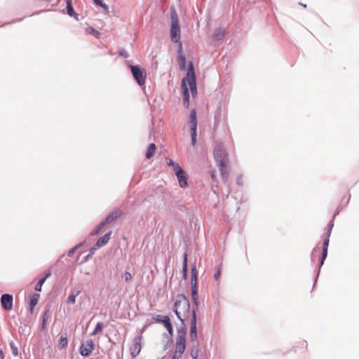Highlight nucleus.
<instances>
[{"instance_id":"nucleus-6","label":"nucleus","mask_w":359,"mask_h":359,"mask_svg":"<svg viewBox=\"0 0 359 359\" xmlns=\"http://www.w3.org/2000/svg\"><path fill=\"white\" fill-rule=\"evenodd\" d=\"M213 154L217 166L227 164V154L222 145L215 147Z\"/></svg>"},{"instance_id":"nucleus-18","label":"nucleus","mask_w":359,"mask_h":359,"mask_svg":"<svg viewBox=\"0 0 359 359\" xmlns=\"http://www.w3.org/2000/svg\"><path fill=\"white\" fill-rule=\"evenodd\" d=\"M66 4H67V7H66V9H67V13L71 16V17H74L76 20H79V18H78V14H76L74 10V8L72 6V1L71 0H67L66 1Z\"/></svg>"},{"instance_id":"nucleus-35","label":"nucleus","mask_w":359,"mask_h":359,"mask_svg":"<svg viewBox=\"0 0 359 359\" xmlns=\"http://www.w3.org/2000/svg\"><path fill=\"white\" fill-rule=\"evenodd\" d=\"M185 324H182V326L177 330V336H187V329Z\"/></svg>"},{"instance_id":"nucleus-30","label":"nucleus","mask_w":359,"mask_h":359,"mask_svg":"<svg viewBox=\"0 0 359 359\" xmlns=\"http://www.w3.org/2000/svg\"><path fill=\"white\" fill-rule=\"evenodd\" d=\"M103 328V323L101 322H99L97 323L93 332L91 333V336L96 335L97 333L102 331Z\"/></svg>"},{"instance_id":"nucleus-7","label":"nucleus","mask_w":359,"mask_h":359,"mask_svg":"<svg viewBox=\"0 0 359 359\" xmlns=\"http://www.w3.org/2000/svg\"><path fill=\"white\" fill-rule=\"evenodd\" d=\"M131 72L134 79L139 86H142L145 83L146 73L137 65H132L130 67Z\"/></svg>"},{"instance_id":"nucleus-8","label":"nucleus","mask_w":359,"mask_h":359,"mask_svg":"<svg viewBox=\"0 0 359 359\" xmlns=\"http://www.w3.org/2000/svg\"><path fill=\"white\" fill-rule=\"evenodd\" d=\"M94 349V342L93 339H88L86 343H82L80 346V353L83 357L89 356Z\"/></svg>"},{"instance_id":"nucleus-3","label":"nucleus","mask_w":359,"mask_h":359,"mask_svg":"<svg viewBox=\"0 0 359 359\" xmlns=\"http://www.w3.org/2000/svg\"><path fill=\"white\" fill-rule=\"evenodd\" d=\"M197 271L196 265L194 264L191 266V297L193 299V302L194 304V308L193 309L196 310L198 308V290H197Z\"/></svg>"},{"instance_id":"nucleus-54","label":"nucleus","mask_w":359,"mask_h":359,"mask_svg":"<svg viewBox=\"0 0 359 359\" xmlns=\"http://www.w3.org/2000/svg\"><path fill=\"white\" fill-rule=\"evenodd\" d=\"M0 358L1 359H4V352L2 350L0 349Z\"/></svg>"},{"instance_id":"nucleus-21","label":"nucleus","mask_w":359,"mask_h":359,"mask_svg":"<svg viewBox=\"0 0 359 359\" xmlns=\"http://www.w3.org/2000/svg\"><path fill=\"white\" fill-rule=\"evenodd\" d=\"M182 273L184 278H187L188 276V264H187V254H184L183 266H182Z\"/></svg>"},{"instance_id":"nucleus-45","label":"nucleus","mask_w":359,"mask_h":359,"mask_svg":"<svg viewBox=\"0 0 359 359\" xmlns=\"http://www.w3.org/2000/svg\"><path fill=\"white\" fill-rule=\"evenodd\" d=\"M118 55L120 56H123V57H128V53L126 50H121L119 52H118Z\"/></svg>"},{"instance_id":"nucleus-32","label":"nucleus","mask_w":359,"mask_h":359,"mask_svg":"<svg viewBox=\"0 0 359 359\" xmlns=\"http://www.w3.org/2000/svg\"><path fill=\"white\" fill-rule=\"evenodd\" d=\"M86 32L88 34L94 35L95 36H98V35L100 34V32L97 30H96L95 28H93V27H88L86 29Z\"/></svg>"},{"instance_id":"nucleus-52","label":"nucleus","mask_w":359,"mask_h":359,"mask_svg":"<svg viewBox=\"0 0 359 359\" xmlns=\"http://www.w3.org/2000/svg\"><path fill=\"white\" fill-rule=\"evenodd\" d=\"M236 183L238 185H242V179L241 177H238L236 180Z\"/></svg>"},{"instance_id":"nucleus-27","label":"nucleus","mask_w":359,"mask_h":359,"mask_svg":"<svg viewBox=\"0 0 359 359\" xmlns=\"http://www.w3.org/2000/svg\"><path fill=\"white\" fill-rule=\"evenodd\" d=\"M80 291L78 290L76 291V292L74 294V293H72L69 295L67 299V304H74L76 302V297L80 294Z\"/></svg>"},{"instance_id":"nucleus-47","label":"nucleus","mask_w":359,"mask_h":359,"mask_svg":"<svg viewBox=\"0 0 359 359\" xmlns=\"http://www.w3.org/2000/svg\"><path fill=\"white\" fill-rule=\"evenodd\" d=\"M164 326L165 327V328L167 330L172 326V325L171 323V321H170V319L169 320H168L167 322H165V323L164 324Z\"/></svg>"},{"instance_id":"nucleus-11","label":"nucleus","mask_w":359,"mask_h":359,"mask_svg":"<svg viewBox=\"0 0 359 359\" xmlns=\"http://www.w3.org/2000/svg\"><path fill=\"white\" fill-rule=\"evenodd\" d=\"M141 336H137L134 339L133 347L130 349V355L133 358L136 357L141 351Z\"/></svg>"},{"instance_id":"nucleus-60","label":"nucleus","mask_w":359,"mask_h":359,"mask_svg":"<svg viewBox=\"0 0 359 359\" xmlns=\"http://www.w3.org/2000/svg\"><path fill=\"white\" fill-rule=\"evenodd\" d=\"M5 24H3L1 26H4Z\"/></svg>"},{"instance_id":"nucleus-46","label":"nucleus","mask_w":359,"mask_h":359,"mask_svg":"<svg viewBox=\"0 0 359 359\" xmlns=\"http://www.w3.org/2000/svg\"><path fill=\"white\" fill-rule=\"evenodd\" d=\"M51 276V271L50 270L47 271L46 273H45V275L42 278H44V280H46L47 278H48L50 276Z\"/></svg>"},{"instance_id":"nucleus-10","label":"nucleus","mask_w":359,"mask_h":359,"mask_svg":"<svg viewBox=\"0 0 359 359\" xmlns=\"http://www.w3.org/2000/svg\"><path fill=\"white\" fill-rule=\"evenodd\" d=\"M197 338L196 313L195 309L192 310V318L191 320L190 339L195 341Z\"/></svg>"},{"instance_id":"nucleus-9","label":"nucleus","mask_w":359,"mask_h":359,"mask_svg":"<svg viewBox=\"0 0 359 359\" xmlns=\"http://www.w3.org/2000/svg\"><path fill=\"white\" fill-rule=\"evenodd\" d=\"M13 297L10 294H4L1 297V304L4 309L10 311L13 308Z\"/></svg>"},{"instance_id":"nucleus-14","label":"nucleus","mask_w":359,"mask_h":359,"mask_svg":"<svg viewBox=\"0 0 359 359\" xmlns=\"http://www.w3.org/2000/svg\"><path fill=\"white\" fill-rule=\"evenodd\" d=\"M180 187L185 188L188 186V175L184 170L176 175Z\"/></svg>"},{"instance_id":"nucleus-25","label":"nucleus","mask_w":359,"mask_h":359,"mask_svg":"<svg viewBox=\"0 0 359 359\" xmlns=\"http://www.w3.org/2000/svg\"><path fill=\"white\" fill-rule=\"evenodd\" d=\"M185 348H186V344H181L180 343H176L175 344V353H177V355H182L183 353L185 351Z\"/></svg>"},{"instance_id":"nucleus-53","label":"nucleus","mask_w":359,"mask_h":359,"mask_svg":"<svg viewBox=\"0 0 359 359\" xmlns=\"http://www.w3.org/2000/svg\"><path fill=\"white\" fill-rule=\"evenodd\" d=\"M167 330H168V332H169V334H170V335H172V334H173V328H172V327H170L169 329H168Z\"/></svg>"},{"instance_id":"nucleus-24","label":"nucleus","mask_w":359,"mask_h":359,"mask_svg":"<svg viewBox=\"0 0 359 359\" xmlns=\"http://www.w3.org/2000/svg\"><path fill=\"white\" fill-rule=\"evenodd\" d=\"M106 226V224L102 221L90 233V236H94L97 235L102 228Z\"/></svg>"},{"instance_id":"nucleus-48","label":"nucleus","mask_w":359,"mask_h":359,"mask_svg":"<svg viewBox=\"0 0 359 359\" xmlns=\"http://www.w3.org/2000/svg\"><path fill=\"white\" fill-rule=\"evenodd\" d=\"M181 356V355H177V353L175 352H173L172 353V359H179V358Z\"/></svg>"},{"instance_id":"nucleus-59","label":"nucleus","mask_w":359,"mask_h":359,"mask_svg":"<svg viewBox=\"0 0 359 359\" xmlns=\"http://www.w3.org/2000/svg\"><path fill=\"white\" fill-rule=\"evenodd\" d=\"M301 5H302V6H304V8H306V4H301Z\"/></svg>"},{"instance_id":"nucleus-58","label":"nucleus","mask_w":359,"mask_h":359,"mask_svg":"<svg viewBox=\"0 0 359 359\" xmlns=\"http://www.w3.org/2000/svg\"><path fill=\"white\" fill-rule=\"evenodd\" d=\"M340 210H341V209H340L339 208H338V210H337V212L334 214V217L337 214H338V212L340 211Z\"/></svg>"},{"instance_id":"nucleus-43","label":"nucleus","mask_w":359,"mask_h":359,"mask_svg":"<svg viewBox=\"0 0 359 359\" xmlns=\"http://www.w3.org/2000/svg\"><path fill=\"white\" fill-rule=\"evenodd\" d=\"M99 248H97L96 244H95L94 246L90 248L89 255H93L95 253V252Z\"/></svg>"},{"instance_id":"nucleus-42","label":"nucleus","mask_w":359,"mask_h":359,"mask_svg":"<svg viewBox=\"0 0 359 359\" xmlns=\"http://www.w3.org/2000/svg\"><path fill=\"white\" fill-rule=\"evenodd\" d=\"M167 163L170 167H174L176 165V163H175L172 159L170 158H166Z\"/></svg>"},{"instance_id":"nucleus-49","label":"nucleus","mask_w":359,"mask_h":359,"mask_svg":"<svg viewBox=\"0 0 359 359\" xmlns=\"http://www.w3.org/2000/svg\"><path fill=\"white\" fill-rule=\"evenodd\" d=\"M216 177H217V174H216V171L215 170H212L211 172V178L215 180L216 179Z\"/></svg>"},{"instance_id":"nucleus-38","label":"nucleus","mask_w":359,"mask_h":359,"mask_svg":"<svg viewBox=\"0 0 359 359\" xmlns=\"http://www.w3.org/2000/svg\"><path fill=\"white\" fill-rule=\"evenodd\" d=\"M50 318V309H46L43 314V320L47 321Z\"/></svg>"},{"instance_id":"nucleus-19","label":"nucleus","mask_w":359,"mask_h":359,"mask_svg":"<svg viewBox=\"0 0 359 359\" xmlns=\"http://www.w3.org/2000/svg\"><path fill=\"white\" fill-rule=\"evenodd\" d=\"M224 34H225L224 29L222 28V27H219L215 29V31L213 34V37L215 40L219 41L224 38Z\"/></svg>"},{"instance_id":"nucleus-4","label":"nucleus","mask_w":359,"mask_h":359,"mask_svg":"<svg viewBox=\"0 0 359 359\" xmlns=\"http://www.w3.org/2000/svg\"><path fill=\"white\" fill-rule=\"evenodd\" d=\"M185 79V82L187 81L190 91L192 95L197 93V86H196V78L194 72V68L193 63L191 62L189 64L187 76Z\"/></svg>"},{"instance_id":"nucleus-26","label":"nucleus","mask_w":359,"mask_h":359,"mask_svg":"<svg viewBox=\"0 0 359 359\" xmlns=\"http://www.w3.org/2000/svg\"><path fill=\"white\" fill-rule=\"evenodd\" d=\"M154 319L158 323H161L163 325L170 320V318L168 316H162V315H156L154 317Z\"/></svg>"},{"instance_id":"nucleus-50","label":"nucleus","mask_w":359,"mask_h":359,"mask_svg":"<svg viewBox=\"0 0 359 359\" xmlns=\"http://www.w3.org/2000/svg\"><path fill=\"white\" fill-rule=\"evenodd\" d=\"M46 322L47 321H44V320L42 321V325H41V331H43L46 330Z\"/></svg>"},{"instance_id":"nucleus-13","label":"nucleus","mask_w":359,"mask_h":359,"mask_svg":"<svg viewBox=\"0 0 359 359\" xmlns=\"http://www.w3.org/2000/svg\"><path fill=\"white\" fill-rule=\"evenodd\" d=\"M182 89L183 93V102L184 106L188 107L189 105V90L185 83V79L182 81Z\"/></svg>"},{"instance_id":"nucleus-12","label":"nucleus","mask_w":359,"mask_h":359,"mask_svg":"<svg viewBox=\"0 0 359 359\" xmlns=\"http://www.w3.org/2000/svg\"><path fill=\"white\" fill-rule=\"evenodd\" d=\"M122 211L119 209L114 210L110 214H109L106 218L102 221L106 225L113 222L115 219L120 217L122 215Z\"/></svg>"},{"instance_id":"nucleus-1","label":"nucleus","mask_w":359,"mask_h":359,"mask_svg":"<svg viewBox=\"0 0 359 359\" xmlns=\"http://www.w3.org/2000/svg\"><path fill=\"white\" fill-rule=\"evenodd\" d=\"M190 309V304L185 295L181 294L177 297V299L175 302L173 311L182 322V324H184V319L182 317L181 311L184 313H188Z\"/></svg>"},{"instance_id":"nucleus-17","label":"nucleus","mask_w":359,"mask_h":359,"mask_svg":"<svg viewBox=\"0 0 359 359\" xmlns=\"http://www.w3.org/2000/svg\"><path fill=\"white\" fill-rule=\"evenodd\" d=\"M219 168L221 177L224 183H226L228 181L229 179V171L227 168V164L219 165L217 166Z\"/></svg>"},{"instance_id":"nucleus-31","label":"nucleus","mask_w":359,"mask_h":359,"mask_svg":"<svg viewBox=\"0 0 359 359\" xmlns=\"http://www.w3.org/2000/svg\"><path fill=\"white\" fill-rule=\"evenodd\" d=\"M9 346H10V348H11V352H12L13 355H15V356H17L18 355V348L15 346L14 341H11L9 342Z\"/></svg>"},{"instance_id":"nucleus-16","label":"nucleus","mask_w":359,"mask_h":359,"mask_svg":"<svg viewBox=\"0 0 359 359\" xmlns=\"http://www.w3.org/2000/svg\"><path fill=\"white\" fill-rule=\"evenodd\" d=\"M189 124H190V130H194L197 128V118H196V110L193 109L189 115Z\"/></svg>"},{"instance_id":"nucleus-37","label":"nucleus","mask_w":359,"mask_h":359,"mask_svg":"<svg viewBox=\"0 0 359 359\" xmlns=\"http://www.w3.org/2000/svg\"><path fill=\"white\" fill-rule=\"evenodd\" d=\"M191 144L195 146L196 143V130H191Z\"/></svg>"},{"instance_id":"nucleus-28","label":"nucleus","mask_w":359,"mask_h":359,"mask_svg":"<svg viewBox=\"0 0 359 359\" xmlns=\"http://www.w3.org/2000/svg\"><path fill=\"white\" fill-rule=\"evenodd\" d=\"M68 344V340L66 336H61L59 341L58 347L59 348H65L67 347Z\"/></svg>"},{"instance_id":"nucleus-55","label":"nucleus","mask_w":359,"mask_h":359,"mask_svg":"<svg viewBox=\"0 0 359 359\" xmlns=\"http://www.w3.org/2000/svg\"><path fill=\"white\" fill-rule=\"evenodd\" d=\"M33 311H34V308L30 307V308H29V312H30V313L32 314V313H33Z\"/></svg>"},{"instance_id":"nucleus-44","label":"nucleus","mask_w":359,"mask_h":359,"mask_svg":"<svg viewBox=\"0 0 359 359\" xmlns=\"http://www.w3.org/2000/svg\"><path fill=\"white\" fill-rule=\"evenodd\" d=\"M220 277V269L219 268H217L215 275H214V278L216 280H219Z\"/></svg>"},{"instance_id":"nucleus-36","label":"nucleus","mask_w":359,"mask_h":359,"mask_svg":"<svg viewBox=\"0 0 359 359\" xmlns=\"http://www.w3.org/2000/svg\"><path fill=\"white\" fill-rule=\"evenodd\" d=\"M93 1L97 6L103 8L104 10L108 9L107 6L104 3L103 0H93Z\"/></svg>"},{"instance_id":"nucleus-39","label":"nucleus","mask_w":359,"mask_h":359,"mask_svg":"<svg viewBox=\"0 0 359 359\" xmlns=\"http://www.w3.org/2000/svg\"><path fill=\"white\" fill-rule=\"evenodd\" d=\"M172 170L175 172V175L180 173V172L184 170L178 163H176V165L174 167H172Z\"/></svg>"},{"instance_id":"nucleus-33","label":"nucleus","mask_w":359,"mask_h":359,"mask_svg":"<svg viewBox=\"0 0 359 359\" xmlns=\"http://www.w3.org/2000/svg\"><path fill=\"white\" fill-rule=\"evenodd\" d=\"M190 354H191V356L194 359H196L198 358V346H193L191 348Z\"/></svg>"},{"instance_id":"nucleus-20","label":"nucleus","mask_w":359,"mask_h":359,"mask_svg":"<svg viewBox=\"0 0 359 359\" xmlns=\"http://www.w3.org/2000/svg\"><path fill=\"white\" fill-rule=\"evenodd\" d=\"M177 62L181 71L184 70L186 68V57L180 51L177 56Z\"/></svg>"},{"instance_id":"nucleus-2","label":"nucleus","mask_w":359,"mask_h":359,"mask_svg":"<svg viewBox=\"0 0 359 359\" xmlns=\"http://www.w3.org/2000/svg\"><path fill=\"white\" fill-rule=\"evenodd\" d=\"M171 27L170 36L174 43H177L180 39V26L178 15L174 8L171 10Z\"/></svg>"},{"instance_id":"nucleus-56","label":"nucleus","mask_w":359,"mask_h":359,"mask_svg":"<svg viewBox=\"0 0 359 359\" xmlns=\"http://www.w3.org/2000/svg\"><path fill=\"white\" fill-rule=\"evenodd\" d=\"M22 20V18L18 19V20H13L12 22H20V21H21Z\"/></svg>"},{"instance_id":"nucleus-29","label":"nucleus","mask_w":359,"mask_h":359,"mask_svg":"<svg viewBox=\"0 0 359 359\" xmlns=\"http://www.w3.org/2000/svg\"><path fill=\"white\" fill-rule=\"evenodd\" d=\"M85 242H86V241H84L83 242H81V243H79V244L76 245H75L74 247H73L72 248H71V249L69 250L68 253H67L68 256H69V257H72V256H73V255L75 253L76 250L79 248L81 247V246L83 245V243H84Z\"/></svg>"},{"instance_id":"nucleus-34","label":"nucleus","mask_w":359,"mask_h":359,"mask_svg":"<svg viewBox=\"0 0 359 359\" xmlns=\"http://www.w3.org/2000/svg\"><path fill=\"white\" fill-rule=\"evenodd\" d=\"M46 280H44V278H40L38 281V283H36V285H35V290L37 291V292H41V288H42V285L44 283Z\"/></svg>"},{"instance_id":"nucleus-22","label":"nucleus","mask_w":359,"mask_h":359,"mask_svg":"<svg viewBox=\"0 0 359 359\" xmlns=\"http://www.w3.org/2000/svg\"><path fill=\"white\" fill-rule=\"evenodd\" d=\"M156 149V146L154 143H151L149 144L148 150L146 153L147 158L150 159L151 157H153Z\"/></svg>"},{"instance_id":"nucleus-41","label":"nucleus","mask_w":359,"mask_h":359,"mask_svg":"<svg viewBox=\"0 0 359 359\" xmlns=\"http://www.w3.org/2000/svg\"><path fill=\"white\" fill-rule=\"evenodd\" d=\"M124 278H125V281L126 282H128L129 280H130L132 279V275L130 272L128 271H126L124 273Z\"/></svg>"},{"instance_id":"nucleus-15","label":"nucleus","mask_w":359,"mask_h":359,"mask_svg":"<svg viewBox=\"0 0 359 359\" xmlns=\"http://www.w3.org/2000/svg\"><path fill=\"white\" fill-rule=\"evenodd\" d=\"M111 234V231H110L108 233H105L104 236H101L95 243L97 248H101L109 242Z\"/></svg>"},{"instance_id":"nucleus-51","label":"nucleus","mask_w":359,"mask_h":359,"mask_svg":"<svg viewBox=\"0 0 359 359\" xmlns=\"http://www.w3.org/2000/svg\"><path fill=\"white\" fill-rule=\"evenodd\" d=\"M316 251H317V250L316 248H314L313 252H312V253H311V259H312V261H313L314 259L316 258L315 253H316Z\"/></svg>"},{"instance_id":"nucleus-5","label":"nucleus","mask_w":359,"mask_h":359,"mask_svg":"<svg viewBox=\"0 0 359 359\" xmlns=\"http://www.w3.org/2000/svg\"><path fill=\"white\" fill-rule=\"evenodd\" d=\"M333 223L330 222L329 224V228L327 229V236L326 238L324 239L323 241V251H322V255H321V257L319 260V269H318V274H317V277H318V275L320 273V268L321 266L323 265L324 264V262L327 256V248H328V245H329V242H330V234H331V231H332V229L333 228Z\"/></svg>"},{"instance_id":"nucleus-40","label":"nucleus","mask_w":359,"mask_h":359,"mask_svg":"<svg viewBox=\"0 0 359 359\" xmlns=\"http://www.w3.org/2000/svg\"><path fill=\"white\" fill-rule=\"evenodd\" d=\"M176 343L186 344V336H177Z\"/></svg>"},{"instance_id":"nucleus-23","label":"nucleus","mask_w":359,"mask_h":359,"mask_svg":"<svg viewBox=\"0 0 359 359\" xmlns=\"http://www.w3.org/2000/svg\"><path fill=\"white\" fill-rule=\"evenodd\" d=\"M39 298V294H36V293L32 294L30 296L29 306L32 307V308H34L36 306V305L37 304V303H38Z\"/></svg>"},{"instance_id":"nucleus-57","label":"nucleus","mask_w":359,"mask_h":359,"mask_svg":"<svg viewBox=\"0 0 359 359\" xmlns=\"http://www.w3.org/2000/svg\"><path fill=\"white\" fill-rule=\"evenodd\" d=\"M92 255H89V254L85 257L86 260H88L89 257H90Z\"/></svg>"}]
</instances>
